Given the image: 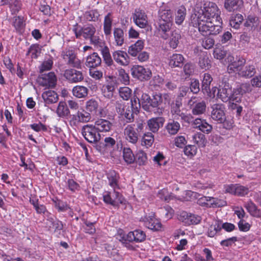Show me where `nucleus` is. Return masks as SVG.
<instances>
[{
	"instance_id": "47",
	"label": "nucleus",
	"mask_w": 261,
	"mask_h": 261,
	"mask_svg": "<svg viewBox=\"0 0 261 261\" xmlns=\"http://www.w3.org/2000/svg\"><path fill=\"white\" fill-rule=\"evenodd\" d=\"M154 136L151 132L145 133L142 138V145L146 147H150L154 142Z\"/></svg>"
},
{
	"instance_id": "60",
	"label": "nucleus",
	"mask_w": 261,
	"mask_h": 261,
	"mask_svg": "<svg viewBox=\"0 0 261 261\" xmlns=\"http://www.w3.org/2000/svg\"><path fill=\"white\" fill-rule=\"evenodd\" d=\"M213 55L215 58L221 60L226 55V51L222 47H216L214 49Z\"/></svg>"
},
{
	"instance_id": "10",
	"label": "nucleus",
	"mask_w": 261,
	"mask_h": 261,
	"mask_svg": "<svg viewBox=\"0 0 261 261\" xmlns=\"http://www.w3.org/2000/svg\"><path fill=\"white\" fill-rule=\"evenodd\" d=\"M188 105L192 110V113L194 115H202L206 111L205 102L203 100L198 101L195 97L191 98Z\"/></svg>"
},
{
	"instance_id": "54",
	"label": "nucleus",
	"mask_w": 261,
	"mask_h": 261,
	"mask_svg": "<svg viewBox=\"0 0 261 261\" xmlns=\"http://www.w3.org/2000/svg\"><path fill=\"white\" fill-rule=\"evenodd\" d=\"M146 154L142 150H139L136 154L135 161L139 165H143L147 162Z\"/></svg>"
},
{
	"instance_id": "1",
	"label": "nucleus",
	"mask_w": 261,
	"mask_h": 261,
	"mask_svg": "<svg viewBox=\"0 0 261 261\" xmlns=\"http://www.w3.org/2000/svg\"><path fill=\"white\" fill-rule=\"evenodd\" d=\"M73 31L77 38L83 37L86 40H90L91 43L99 46L105 63L109 66L113 64L109 48L105 45L104 42L100 39L96 33V28L92 24L84 25L83 28L74 26Z\"/></svg>"
},
{
	"instance_id": "40",
	"label": "nucleus",
	"mask_w": 261,
	"mask_h": 261,
	"mask_svg": "<svg viewBox=\"0 0 261 261\" xmlns=\"http://www.w3.org/2000/svg\"><path fill=\"white\" fill-rule=\"evenodd\" d=\"M123 158L124 161L127 164H131L135 161V156L132 150L129 148L124 147L123 148Z\"/></svg>"
},
{
	"instance_id": "38",
	"label": "nucleus",
	"mask_w": 261,
	"mask_h": 261,
	"mask_svg": "<svg viewBox=\"0 0 261 261\" xmlns=\"http://www.w3.org/2000/svg\"><path fill=\"white\" fill-rule=\"evenodd\" d=\"M186 15V9L181 6L179 7L175 13V22L177 24H181L185 19Z\"/></svg>"
},
{
	"instance_id": "16",
	"label": "nucleus",
	"mask_w": 261,
	"mask_h": 261,
	"mask_svg": "<svg viewBox=\"0 0 261 261\" xmlns=\"http://www.w3.org/2000/svg\"><path fill=\"white\" fill-rule=\"evenodd\" d=\"M132 74L134 77L143 81L148 80L151 76V72L148 68L143 66L137 65L134 66L132 69Z\"/></svg>"
},
{
	"instance_id": "25",
	"label": "nucleus",
	"mask_w": 261,
	"mask_h": 261,
	"mask_svg": "<svg viewBox=\"0 0 261 261\" xmlns=\"http://www.w3.org/2000/svg\"><path fill=\"white\" fill-rule=\"evenodd\" d=\"M94 126L98 132H107L110 130L112 124L106 119H98L95 121Z\"/></svg>"
},
{
	"instance_id": "5",
	"label": "nucleus",
	"mask_w": 261,
	"mask_h": 261,
	"mask_svg": "<svg viewBox=\"0 0 261 261\" xmlns=\"http://www.w3.org/2000/svg\"><path fill=\"white\" fill-rule=\"evenodd\" d=\"M103 201L113 206H118L119 204L125 203V200L122 194L116 190L113 192L105 191L102 195Z\"/></svg>"
},
{
	"instance_id": "64",
	"label": "nucleus",
	"mask_w": 261,
	"mask_h": 261,
	"mask_svg": "<svg viewBox=\"0 0 261 261\" xmlns=\"http://www.w3.org/2000/svg\"><path fill=\"white\" fill-rule=\"evenodd\" d=\"M30 127L36 132H46L47 130V127L40 122L37 123L30 124Z\"/></svg>"
},
{
	"instance_id": "41",
	"label": "nucleus",
	"mask_w": 261,
	"mask_h": 261,
	"mask_svg": "<svg viewBox=\"0 0 261 261\" xmlns=\"http://www.w3.org/2000/svg\"><path fill=\"white\" fill-rule=\"evenodd\" d=\"M53 58L49 57L45 59L39 67V72L42 73L44 71L50 70L53 66Z\"/></svg>"
},
{
	"instance_id": "53",
	"label": "nucleus",
	"mask_w": 261,
	"mask_h": 261,
	"mask_svg": "<svg viewBox=\"0 0 261 261\" xmlns=\"http://www.w3.org/2000/svg\"><path fill=\"white\" fill-rule=\"evenodd\" d=\"M241 90L238 88L232 90L231 95L229 101L233 102H239L241 100L242 95Z\"/></svg>"
},
{
	"instance_id": "31",
	"label": "nucleus",
	"mask_w": 261,
	"mask_h": 261,
	"mask_svg": "<svg viewBox=\"0 0 261 261\" xmlns=\"http://www.w3.org/2000/svg\"><path fill=\"white\" fill-rule=\"evenodd\" d=\"M114 42V44L117 46H121L124 43V32L120 28H115L113 32Z\"/></svg>"
},
{
	"instance_id": "24",
	"label": "nucleus",
	"mask_w": 261,
	"mask_h": 261,
	"mask_svg": "<svg viewBox=\"0 0 261 261\" xmlns=\"http://www.w3.org/2000/svg\"><path fill=\"white\" fill-rule=\"evenodd\" d=\"M119 175L115 171H110L107 174V178L108 180L109 185L113 189V190H117L120 189L119 184Z\"/></svg>"
},
{
	"instance_id": "62",
	"label": "nucleus",
	"mask_w": 261,
	"mask_h": 261,
	"mask_svg": "<svg viewBox=\"0 0 261 261\" xmlns=\"http://www.w3.org/2000/svg\"><path fill=\"white\" fill-rule=\"evenodd\" d=\"M24 25L23 17L19 16L14 17L13 26L17 31H20Z\"/></svg>"
},
{
	"instance_id": "59",
	"label": "nucleus",
	"mask_w": 261,
	"mask_h": 261,
	"mask_svg": "<svg viewBox=\"0 0 261 261\" xmlns=\"http://www.w3.org/2000/svg\"><path fill=\"white\" fill-rule=\"evenodd\" d=\"M131 108L132 109L134 112L137 114L139 111L141 107V102L138 97H134L131 99Z\"/></svg>"
},
{
	"instance_id": "37",
	"label": "nucleus",
	"mask_w": 261,
	"mask_h": 261,
	"mask_svg": "<svg viewBox=\"0 0 261 261\" xmlns=\"http://www.w3.org/2000/svg\"><path fill=\"white\" fill-rule=\"evenodd\" d=\"M192 140L199 147H204L206 143L205 136L200 133L194 134L192 137Z\"/></svg>"
},
{
	"instance_id": "20",
	"label": "nucleus",
	"mask_w": 261,
	"mask_h": 261,
	"mask_svg": "<svg viewBox=\"0 0 261 261\" xmlns=\"http://www.w3.org/2000/svg\"><path fill=\"white\" fill-rule=\"evenodd\" d=\"M86 109L88 112L93 115H97L98 112L101 117L104 116L105 115V114H103L102 109H99L98 101L94 99H91L86 102Z\"/></svg>"
},
{
	"instance_id": "6",
	"label": "nucleus",
	"mask_w": 261,
	"mask_h": 261,
	"mask_svg": "<svg viewBox=\"0 0 261 261\" xmlns=\"http://www.w3.org/2000/svg\"><path fill=\"white\" fill-rule=\"evenodd\" d=\"M82 134L85 139L90 143H96L100 139V135L94 125H85L82 129Z\"/></svg>"
},
{
	"instance_id": "22",
	"label": "nucleus",
	"mask_w": 261,
	"mask_h": 261,
	"mask_svg": "<svg viewBox=\"0 0 261 261\" xmlns=\"http://www.w3.org/2000/svg\"><path fill=\"white\" fill-rule=\"evenodd\" d=\"M224 8L228 12L240 11L243 6L242 0H225Z\"/></svg>"
},
{
	"instance_id": "14",
	"label": "nucleus",
	"mask_w": 261,
	"mask_h": 261,
	"mask_svg": "<svg viewBox=\"0 0 261 261\" xmlns=\"http://www.w3.org/2000/svg\"><path fill=\"white\" fill-rule=\"evenodd\" d=\"M146 234L142 230L136 229L133 231H130L125 237L120 238L122 241L128 240L129 242H135L140 243L144 241L146 239Z\"/></svg>"
},
{
	"instance_id": "44",
	"label": "nucleus",
	"mask_w": 261,
	"mask_h": 261,
	"mask_svg": "<svg viewBox=\"0 0 261 261\" xmlns=\"http://www.w3.org/2000/svg\"><path fill=\"white\" fill-rule=\"evenodd\" d=\"M171 113L174 119L178 120L180 118L185 121L189 122L190 117L181 112L178 107H173L171 110Z\"/></svg>"
},
{
	"instance_id": "56",
	"label": "nucleus",
	"mask_w": 261,
	"mask_h": 261,
	"mask_svg": "<svg viewBox=\"0 0 261 261\" xmlns=\"http://www.w3.org/2000/svg\"><path fill=\"white\" fill-rule=\"evenodd\" d=\"M211 61L206 56H201L199 58V65L202 69H208L211 67Z\"/></svg>"
},
{
	"instance_id": "39",
	"label": "nucleus",
	"mask_w": 261,
	"mask_h": 261,
	"mask_svg": "<svg viewBox=\"0 0 261 261\" xmlns=\"http://www.w3.org/2000/svg\"><path fill=\"white\" fill-rule=\"evenodd\" d=\"M56 112L58 116L60 117H66L70 114L69 110L66 103L63 101H60L59 103Z\"/></svg>"
},
{
	"instance_id": "19",
	"label": "nucleus",
	"mask_w": 261,
	"mask_h": 261,
	"mask_svg": "<svg viewBox=\"0 0 261 261\" xmlns=\"http://www.w3.org/2000/svg\"><path fill=\"white\" fill-rule=\"evenodd\" d=\"M179 219L185 224L190 225L198 224L201 221V217L197 215L183 212L179 215Z\"/></svg>"
},
{
	"instance_id": "36",
	"label": "nucleus",
	"mask_w": 261,
	"mask_h": 261,
	"mask_svg": "<svg viewBox=\"0 0 261 261\" xmlns=\"http://www.w3.org/2000/svg\"><path fill=\"white\" fill-rule=\"evenodd\" d=\"M181 39V35L179 31H173L172 32L169 40V45L173 49L176 48Z\"/></svg>"
},
{
	"instance_id": "13",
	"label": "nucleus",
	"mask_w": 261,
	"mask_h": 261,
	"mask_svg": "<svg viewBox=\"0 0 261 261\" xmlns=\"http://www.w3.org/2000/svg\"><path fill=\"white\" fill-rule=\"evenodd\" d=\"M141 221L143 222L144 225L148 229L153 230H159L162 227V224L159 220L154 217V214L151 213L148 216H145L142 217Z\"/></svg>"
},
{
	"instance_id": "4",
	"label": "nucleus",
	"mask_w": 261,
	"mask_h": 261,
	"mask_svg": "<svg viewBox=\"0 0 261 261\" xmlns=\"http://www.w3.org/2000/svg\"><path fill=\"white\" fill-rule=\"evenodd\" d=\"M214 21H208L203 23H199L198 25L194 27L197 28L199 32L203 36L216 35L222 31L221 23H214Z\"/></svg>"
},
{
	"instance_id": "9",
	"label": "nucleus",
	"mask_w": 261,
	"mask_h": 261,
	"mask_svg": "<svg viewBox=\"0 0 261 261\" xmlns=\"http://www.w3.org/2000/svg\"><path fill=\"white\" fill-rule=\"evenodd\" d=\"M61 56L68 65L77 69L82 68L81 62L73 50L65 49L62 52Z\"/></svg>"
},
{
	"instance_id": "42",
	"label": "nucleus",
	"mask_w": 261,
	"mask_h": 261,
	"mask_svg": "<svg viewBox=\"0 0 261 261\" xmlns=\"http://www.w3.org/2000/svg\"><path fill=\"white\" fill-rule=\"evenodd\" d=\"M112 19L111 14L109 13L105 17L103 22V30L106 35H110L112 30Z\"/></svg>"
},
{
	"instance_id": "12",
	"label": "nucleus",
	"mask_w": 261,
	"mask_h": 261,
	"mask_svg": "<svg viewBox=\"0 0 261 261\" xmlns=\"http://www.w3.org/2000/svg\"><path fill=\"white\" fill-rule=\"evenodd\" d=\"M64 77L70 83H77L84 80L83 72L75 69H66L64 72Z\"/></svg>"
},
{
	"instance_id": "35",
	"label": "nucleus",
	"mask_w": 261,
	"mask_h": 261,
	"mask_svg": "<svg viewBox=\"0 0 261 261\" xmlns=\"http://www.w3.org/2000/svg\"><path fill=\"white\" fill-rule=\"evenodd\" d=\"M88 89L83 86H76L72 89L73 95L77 98H84L87 96Z\"/></svg>"
},
{
	"instance_id": "61",
	"label": "nucleus",
	"mask_w": 261,
	"mask_h": 261,
	"mask_svg": "<svg viewBox=\"0 0 261 261\" xmlns=\"http://www.w3.org/2000/svg\"><path fill=\"white\" fill-rule=\"evenodd\" d=\"M249 192V189L247 187L236 184V196H244Z\"/></svg>"
},
{
	"instance_id": "3",
	"label": "nucleus",
	"mask_w": 261,
	"mask_h": 261,
	"mask_svg": "<svg viewBox=\"0 0 261 261\" xmlns=\"http://www.w3.org/2000/svg\"><path fill=\"white\" fill-rule=\"evenodd\" d=\"M240 64L238 66L236 63L231 64L229 66V69L232 70H236L235 72L242 77H251L256 73V69L253 63L247 64L246 66H243L245 63V60L242 59L240 60Z\"/></svg>"
},
{
	"instance_id": "34",
	"label": "nucleus",
	"mask_w": 261,
	"mask_h": 261,
	"mask_svg": "<svg viewBox=\"0 0 261 261\" xmlns=\"http://www.w3.org/2000/svg\"><path fill=\"white\" fill-rule=\"evenodd\" d=\"M141 105L143 109L146 111H152L153 105H152V99L146 94L143 93L141 99Z\"/></svg>"
},
{
	"instance_id": "55",
	"label": "nucleus",
	"mask_w": 261,
	"mask_h": 261,
	"mask_svg": "<svg viewBox=\"0 0 261 261\" xmlns=\"http://www.w3.org/2000/svg\"><path fill=\"white\" fill-rule=\"evenodd\" d=\"M99 16V14L97 10H92L85 13V17L88 21H95Z\"/></svg>"
},
{
	"instance_id": "32",
	"label": "nucleus",
	"mask_w": 261,
	"mask_h": 261,
	"mask_svg": "<svg viewBox=\"0 0 261 261\" xmlns=\"http://www.w3.org/2000/svg\"><path fill=\"white\" fill-rule=\"evenodd\" d=\"M166 129L167 132L171 135L176 134L180 128L179 122L174 120H170L166 125Z\"/></svg>"
},
{
	"instance_id": "57",
	"label": "nucleus",
	"mask_w": 261,
	"mask_h": 261,
	"mask_svg": "<svg viewBox=\"0 0 261 261\" xmlns=\"http://www.w3.org/2000/svg\"><path fill=\"white\" fill-rule=\"evenodd\" d=\"M118 76L119 79L124 84L127 85L129 83V77L123 69L120 68L118 70Z\"/></svg>"
},
{
	"instance_id": "49",
	"label": "nucleus",
	"mask_w": 261,
	"mask_h": 261,
	"mask_svg": "<svg viewBox=\"0 0 261 261\" xmlns=\"http://www.w3.org/2000/svg\"><path fill=\"white\" fill-rule=\"evenodd\" d=\"M173 212L174 211L169 206H164L163 208H161L159 210V213L161 214L162 217L166 220L172 217Z\"/></svg>"
},
{
	"instance_id": "7",
	"label": "nucleus",
	"mask_w": 261,
	"mask_h": 261,
	"mask_svg": "<svg viewBox=\"0 0 261 261\" xmlns=\"http://www.w3.org/2000/svg\"><path fill=\"white\" fill-rule=\"evenodd\" d=\"M211 117L218 123L224 122L226 120L225 108L221 103H215L211 106Z\"/></svg>"
},
{
	"instance_id": "50",
	"label": "nucleus",
	"mask_w": 261,
	"mask_h": 261,
	"mask_svg": "<svg viewBox=\"0 0 261 261\" xmlns=\"http://www.w3.org/2000/svg\"><path fill=\"white\" fill-rule=\"evenodd\" d=\"M259 23L258 18L254 15H249L244 23L245 26L247 27L256 28Z\"/></svg>"
},
{
	"instance_id": "27",
	"label": "nucleus",
	"mask_w": 261,
	"mask_h": 261,
	"mask_svg": "<svg viewBox=\"0 0 261 261\" xmlns=\"http://www.w3.org/2000/svg\"><path fill=\"white\" fill-rule=\"evenodd\" d=\"M42 97L46 104L56 103L59 99L57 93L53 90H48L43 92Z\"/></svg>"
},
{
	"instance_id": "21",
	"label": "nucleus",
	"mask_w": 261,
	"mask_h": 261,
	"mask_svg": "<svg viewBox=\"0 0 261 261\" xmlns=\"http://www.w3.org/2000/svg\"><path fill=\"white\" fill-rule=\"evenodd\" d=\"M112 56L114 60L118 64L126 66L129 63V57L127 53L122 50H116L113 53Z\"/></svg>"
},
{
	"instance_id": "51",
	"label": "nucleus",
	"mask_w": 261,
	"mask_h": 261,
	"mask_svg": "<svg viewBox=\"0 0 261 261\" xmlns=\"http://www.w3.org/2000/svg\"><path fill=\"white\" fill-rule=\"evenodd\" d=\"M221 229V225L218 222H216L215 224L211 225L208 228L207 236L209 237H214Z\"/></svg>"
},
{
	"instance_id": "17",
	"label": "nucleus",
	"mask_w": 261,
	"mask_h": 261,
	"mask_svg": "<svg viewBox=\"0 0 261 261\" xmlns=\"http://www.w3.org/2000/svg\"><path fill=\"white\" fill-rule=\"evenodd\" d=\"M123 134L124 138L128 142L134 144L137 142L139 134L137 133L134 125H127L124 129Z\"/></svg>"
},
{
	"instance_id": "8",
	"label": "nucleus",
	"mask_w": 261,
	"mask_h": 261,
	"mask_svg": "<svg viewBox=\"0 0 261 261\" xmlns=\"http://www.w3.org/2000/svg\"><path fill=\"white\" fill-rule=\"evenodd\" d=\"M57 82V78L54 72H50L47 74H42L38 76L37 83L38 84L45 88H54Z\"/></svg>"
},
{
	"instance_id": "11",
	"label": "nucleus",
	"mask_w": 261,
	"mask_h": 261,
	"mask_svg": "<svg viewBox=\"0 0 261 261\" xmlns=\"http://www.w3.org/2000/svg\"><path fill=\"white\" fill-rule=\"evenodd\" d=\"M91 118V114L83 110L78 111L77 113L72 115L70 120L71 126H77L80 123H86L90 121Z\"/></svg>"
},
{
	"instance_id": "30",
	"label": "nucleus",
	"mask_w": 261,
	"mask_h": 261,
	"mask_svg": "<svg viewBox=\"0 0 261 261\" xmlns=\"http://www.w3.org/2000/svg\"><path fill=\"white\" fill-rule=\"evenodd\" d=\"M244 206L251 216L256 218H261V210L258 209L252 201L245 203Z\"/></svg>"
},
{
	"instance_id": "2",
	"label": "nucleus",
	"mask_w": 261,
	"mask_h": 261,
	"mask_svg": "<svg viewBox=\"0 0 261 261\" xmlns=\"http://www.w3.org/2000/svg\"><path fill=\"white\" fill-rule=\"evenodd\" d=\"M220 12L217 5L213 2L205 3L202 7H196L191 15L190 25L196 27L199 23L216 21L218 23H222L220 16Z\"/></svg>"
},
{
	"instance_id": "29",
	"label": "nucleus",
	"mask_w": 261,
	"mask_h": 261,
	"mask_svg": "<svg viewBox=\"0 0 261 261\" xmlns=\"http://www.w3.org/2000/svg\"><path fill=\"white\" fill-rule=\"evenodd\" d=\"M144 46V41L138 40L135 43L131 45L128 49V54L133 57H136L142 50Z\"/></svg>"
},
{
	"instance_id": "33",
	"label": "nucleus",
	"mask_w": 261,
	"mask_h": 261,
	"mask_svg": "<svg viewBox=\"0 0 261 261\" xmlns=\"http://www.w3.org/2000/svg\"><path fill=\"white\" fill-rule=\"evenodd\" d=\"M115 89V85L114 82H111L102 86L101 91L103 96L108 98H111L113 96Z\"/></svg>"
},
{
	"instance_id": "48",
	"label": "nucleus",
	"mask_w": 261,
	"mask_h": 261,
	"mask_svg": "<svg viewBox=\"0 0 261 261\" xmlns=\"http://www.w3.org/2000/svg\"><path fill=\"white\" fill-rule=\"evenodd\" d=\"M159 22L172 23V14L170 10H162L160 13Z\"/></svg>"
},
{
	"instance_id": "28",
	"label": "nucleus",
	"mask_w": 261,
	"mask_h": 261,
	"mask_svg": "<svg viewBox=\"0 0 261 261\" xmlns=\"http://www.w3.org/2000/svg\"><path fill=\"white\" fill-rule=\"evenodd\" d=\"M185 58L179 54H174L170 56L169 64L171 67H181L184 64Z\"/></svg>"
},
{
	"instance_id": "15",
	"label": "nucleus",
	"mask_w": 261,
	"mask_h": 261,
	"mask_svg": "<svg viewBox=\"0 0 261 261\" xmlns=\"http://www.w3.org/2000/svg\"><path fill=\"white\" fill-rule=\"evenodd\" d=\"M133 18L135 23L140 28L144 29L148 26L147 16L142 10H136L133 14Z\"/></svg>"
},
{
	"instance_id": "23",
	"label": "nucleus",
	"mask_w": 261,
	"mask_h": 261,
	"mask_svg": "<svg viewBox=\"0 0 261 261\" xmlns=\"http://www.w3.org/2000/svg\"><path fill=\"white\" fill-rule=\"evenodd\" d=\"M231 93L232 89L231 86L228 83H225L223 87L219 90L217 92V96L223 102H227L230 100Z\"/></svg>"
},
{
	"instance_id": "58",
	"label": "nucleus",
	"mask_w": 261,
	"mask_h": 261,
	"mask_svg": "<svg viewBox=\"0 0 261 261\" xmlns=\"http://www.w3.org/2000/svg\"><path fill=\"white\" fill-rule=\"evenodd\" d=\"M215 44V40L211 37H205L202 40L201 45L206 49H209L212 48Z\"/></svg>"
},
{
	"instance_id": "63",
	"label": "nucleus",
	"mask_w": 261,
	"mask_h": 261,
	"mask_svg": "<svg viewBox=\"0 0 261 261\" xmlns=\"http://www.w3.org/2000/svg\"><path fill=\"white\" fill-rule=\"evenodd\" d=\"M158 23L159 32H161L164 34L169 31L172 25V23L164 22V21H162V22H159Z\"/></svg>"
},
{
	"instance_id": "26",
	"label": "nucleus",
	"mask_w": 261,
	"mask_h": 261,
	"mask_svg": "<svg viewBox=\"0 0 261 261\" xmlns=\"http://www.w3.org/2000/svg\"><path fill=\"white\" fill-rule=\"evenodd\" d=\"M101 62V58L98 54L97 53H93L87 57L85 64L89 68H94L100 65Z\"/></svg>"
},
{
	"instance_id": "43",
	"label": "nucleus",
	"mask_w": 261,
	"mask_h": 261,
	"mask_svg": "<svg viewBox=\"0 0 261 261\" xmlns=\"http://www.w3.org/2000/svg\"><path fill=\"white\" fill-rule=\"evenodd\" d=\"M213 79L210 74L204 73L202 81V90L203 92L210 93V87Z\"/></svg>"
},
{
	"instance_id": "18",
	"label": "nucleus",
	"mask_w": 261,
	"mask_h": 261,
	"mask_svg": "<svg viewBox=\"0 0 261 261\" xmlns=\"http://www.w3.org/2000/svg\"><path fill=\"white\" fill-rule=\"evenodd\" d=\"M164 122L165 119L163 117L152 118L147 122L148 128L152 133H157L160 128L163 126Z\"/></svg>"
},
{
	"instance_id": "46",
	"label": "nucleus",
	"mask_w": 261,
	"mask_h": 261,
	"mask_svg": "<svg viewBox=\"0 0 261 261\" xmlns=\"http://www.w3.org/2000/svg\"><path fill=\"white\" fill-rule=\"evenodd\" d=\"M243 20V16L240 14H237L231 17L229 20V24L231 27L238 29Z\"/></svg>"
},
{
	"instance_id": "52",
	"label": "nucleus",
	"mask_w": 261,
	"mask_h": 261,
	"mask_svg": "<svg viewBox=\"0 0 261 261\" xmlns=\"http://www.w3.org/2000/svg\"><path fill=\"white\" fill-rule=\"evenodd\" d=\"M119 93L123 100H128L132 96V90L127 87H120Z\"/></svg>"
},
{
	"instance_id": "45",
	"label": "nucleus",
	"mask_w": 261,
	"mask_h": 261,
	"mask_svg": "<svg viewBox=\"0 0 261 261\" xmlns=\"http://www.w3.org/2000/svg\"><path fill=\"white\" fill-rule=\"evenodd\" d=\"M41 52V48L38 44H33L30 47L27 55H30L32 59H36L40 56Z\"/></svg>"
}]
</instances>
